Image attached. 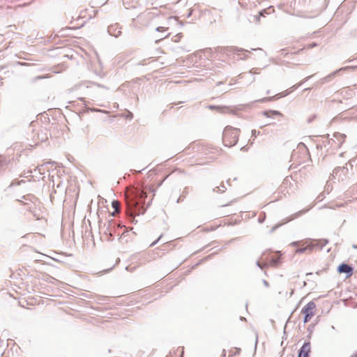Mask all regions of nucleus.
<instances>
[{
  "label": "nucleus",
  "instance_id": "f257e3e1",
  "mask_svg": "<svg viewBox=\"0 0 357 357\" xmlns=\"http://www.w3.org/2000/svg\"><path fill=\"white\" fill-rule=\"evenodd\" d=\"M146 193L139 189H135L126 195L127 213L130 216L139 215L144 213L140 204L146 198Z\"/></svg>",
  "mask_w": 357,
  "mask_h": 357
},
{
  "label": "nucleus",
  "instance_id": "f03ea898",
  "mask_svg": "<svg viewBox=\"0 0 357 357\" xmlns=\"http://www.w3.org/2000/svg\"><path fill=\"white\" fill-rule=\"evenodd\" d=\"M239 132L240 130L238 128L227 126L222 135V140L225 146L229 147L234 146L238 142Z\"/></svg>",
  "mask_w": 357,
  "mask_h": 357
},
{
  "label": "nucleus",
  "instance_id": "7ed1b4c3",
  "mask_svg": "<svg viewBox=\"0 0 357 357\" xmlns=\"http://www.w3.org/2000/svg\"><path fill=\"white\" fill-rule=\"evenodd\" d=\"M328 243V241L321 240L319 242L316 241H312L310 244L306 245L305 247L298 248L296 250V253H304L305 251L309 250L312 251L315 248H319V249H322L326 244Z\"/></svg>",
  "mask_w": 357,
  "mask_h": 357
},
{
  "label": "nucleus",
  "instance_id": "20e7f679",
  "mask_svg": "<svg viewBox=\"0 0 357 357\" xmlns=\"http://www.w3.org/2000/svg\"><path fill=\"white\" fill-rule=\"evenodd\" d=\"M243 49H240L236 47H220L218 52L221 54H225L229 56L231 54H239V52H244Z\"/></svg>",
  "mask_w": 357,
  "mask_h": 357
},
{
  "label": "nucleus",
  "instance_id": "39448f33",
  "mask_svg": "<svg viewBox=\"0 0 357 357\" xmlns=\"http://www.w3.org/2000/svg\"><path fill=\"white\" fill-rule=\"evenodd\" d=\"M333 137V138L331 139V145L333 146V144H335L337 148H340L342 144L344 142L347 136L346 135L340 132H335Z\"/></svg>",
  "mask_w": 357,
  "mask_h": 357
},
{
  "label": "nucleus",
  "instance_id": "423d86ee",
  "mask_svg": "<svg viewBox=\"0 0 357 357\" xmlns=\"http://www.w3.org/2000/svg\"><path fill=\"white\" fill-rule=\"evenodd\" d=\"M311 352V345L310 342H306L301 347L298 351V357H309L310 353Z\"/></svg>",
  "mask_w": 357,
  "mask_h": 357
},
{
  "label": "nucleus",
  "instance_id": "0eeeda50",
  "mask_svg": "<svg viewBox=\"0 0 357 357\" xmlns=\"http://www.w3.org/2000/svg\"><path fill=\"white\" fill-rule=\"evenodd\" d=\"M337 271L340 273H346L347 275V277L348 278L352 275L354 269L351 266L347 264H341L338 266Z\"/></svg>",
  "mask_w": 357,
  "mask_h": 357
},
{
  "label": "nucleus",
  "instance_id": "6e6552de",
  "mask_svg": "<svg viewBox=\"0 0 357 357\" xmlns=\"http://www.w3.org/2000/svg\"><path fill=\"white\" fill-rule=\"evenodd\" d=\"M316 307V305L313 301L309 302L301 310L303 314H309L314 315V310Z\"/></svg>",
  "mask_w": 357,
  "mask_h": 357
},
{
  "label": "nucleus",
  "instance_id": "1a4fd4ad",
  "mask_svg": "<svg viewBox=\"0 0 357 357\" xmlns=\"http://www.w3.org/2000/svg\"><path fill=\"white\" fill-rule=\"evenodd\" d=\"M348 171V169L345 167H337L335 168L334 170H333V176H334L335 178L338 176V173L340 172H346Z\"/></svg>",
  "mask_w": 357,
  "mask_h": 357
},
{
  "label": "nucleus",
  "instance_id": "9d476101",
  "mask_svg": "<svg viewBox=\"0 0 357 357\" xmlns=\"http://www.w3.org/2000/svg\"><path fill=\"white\" fill-rule=\"evenodd\" d=\"M343 68H340V70H337L336 71H334L333 73H332L331 74H330L329 75L325 77L324 78H323L321 80V83H324L326 82H328L330 79L333 78L337 73V72L342 70Z\"/></svg>",
  "mask_w": 357,
  "mask_h": 357
},
{
  "label": "nucleus",
  "instance_id": "9b49d317",
  "mask_svg": "<svg viewBox=\"0 0 357 357\" xmlns=\"http://www.w3.org/2000/svg\"><path fill=\"white\" fill-rule=\"evenodd\" d=\"M112 206L114 208L115 212L117 213L120 211V203L118 201H113Z\"/></svg>",
  "mask_w": 357,
  "mask_h": 357
},
{
  "label": "nucleus",
  "instance_id": "f8f14e48",
  "mask_svg": "<svg viewBox=\"0 0 357 357\" xmlns=\"http://www.w3.org/2000/svg\"><path fill=\"white\" fill-rule=\"evenodd\" d=\"M213 190L224 192L226 190V187L224 185H222L221 186H217Z\"/></svg>",
  "mask_w": 357,
  "mask_h": 357
},
{
  "label": "nucleus",
  "instance_id": "ddd939ff",
  "mask_svg": "<svg viewBox=\"0 0 357 357\" xmlns=\"http://www.w3.org/2000/svg\"><path fill=\"white\" fill-rule=\"evenodd\" d=\"M271 113L273 115H281L280 112L278 111H270L269 112H264V114L268 117L271 116L268 114Z\"/></svg>",
  "mask_w": 357,
  "mask_h": 357
},
{
  "label": "nucleus",
  "instance_id": "4468645a",
  "mask_svg": "<svg viewBox=\"0 0 357 357\" xmlns=\"http://www.w3.org/2000/svg\"><path fill=\"white\" fill-rule=\"evenodd\" d=\"M305 314V317H304V323H307V321H309V320L314 316V315H312V314Z\"/></svg>",
  "mask_w": 357,
  "mask_h": 357
},
{
  "label": "nucleus",
  "instance_id": "2eb2a0df",
  "mask_svg": "<svg viewBox=\"0 0 357 357\" xmlns=\"http://www.w3.org/2000/svg\"><path fill=\"white\" fill-rule=\"evenodd\" d=\"M260 134L259 131H257L256 130H252V137H253V139Z\"/></svg>",
  "mask_w": 357,
  "mask_h": 357
},
{
  "label": "nucleus",
  "instance_id": "dca6fc26",
  "mask_svg": "<svg viewBox=\"0 0 357 357\" xmlns=\"http://www.w3.org/2000/svg\"><path fill=\"white\" fill-rule=\"evenodd\" d=\"M256 264L258 267H259L261 269L266 266V264H262L259 261H257Z\"/></svg>",
  "mask_w": 357,
  "mask_h": 357
},
{
  "label": "nucleus",
  "instance_id": "f3484780",
  "mask_svg": "<svg viewBox=\"0 0 357 357\" xmlns=\"http://www.w3.org/2000/svg\"><path fill=\"white\" fill-rule=\"evenodd\" d=\"M162 238V236H159V238H158L155 241L153 242V243L150 245V246H151V247H152V246L155 245V244H156V243H157L160 240V238Z\"/></svg>",
  "mask_w": 357,
  "mask_h": 357
},
{
  "label": "nucleus",
  "instance_id": "a211bd4d",
  "mask_svg": "<svg viewBox=\"0 0 357 357\" xmlns=\"http://www.w3.org/2000/svg\"><path fill=\"white\" fill-rule=\"evenodd\" d=\"M155 30L157 31H165V28L163 26H159V27H157Z\"/></svg>",
  "mask_w": 357,
  "mask_h": 357
},
{
  "label": "nucleus",
  "instance_id": "6ab92c4d",
  "mask_svg": "<svg viewBox=\"0 0 357 357\" xmlns=\"http://www.w3.org/2000/svg\"><path fill=\"white\" fill-rule=\"evenodd\" d=\"M188 195V189L185 188V190L182 192V196L185 197Z\"/></svg>",
  "mask_w": 357,
  "mask_h": 357
},
{
  "label": "nucleus",
  "instance_id": "aec40b11",
  "mask_svg": "<svg viewBox=\"0 0 357 357\" xmlns=\"http://www.w3.org/2000/svg\"><path fill=\"white\" fill-rule=\"evenodd\" d=\"M316 46H317L316 43H312V44L309 45L308 48H312V47H316Z\"/></svg>",
  "mask_w": 357,
  "mask_h": 357
},
{
  "label": "nucleus",
  "instance_id": "412c9836",
  "mask_svg": "<svg viewBox=\"0 0 357 357\" xmlns=\"http://www.w3.org/2000/svg\"><path fill=\"white\" fill-rule=\"evenodd\" d=\"M263 283L265 285V287H268L269 286V284L267 281L263 280Z\"/></svg>",
  "mask_w": 357,
  "mask_h": 357
},
{
  "label": "nucleus",
  "instance_id": "4be33fe9",
  "mask_svg": "<svg viewBox=\"0 0 357 357\" xmlns=\"http://www.w3.org/2000/svg\"><path fill=\"white\" fill-rule=\"evenodd\" d=\"M168 36H169V34H167V35L165 36L164 37H161L160 39L156 40H155V43H158L159 40H162V39H163V38H167Z\"/></svg>",
  "mask_w": 357,
  "mask_h": 357
},
{
  "label": "nucleus",
  "instance_id": "5701e85b",
  "mask_svg": "<svg viewBox=\"0 0 357 357\" xmlns=\"http://www.w3.org/2000/svg\"><path fill=\"white\" fill-rule=\"evenodd\" d=\"M302 83H303V82H301V83L298 84L297 85H294V86H293V88H294V89H296L297 87H298L299 86H301V85L302 84Z\"/></svg>",
  "mask_w": 357,
  "mask_h": 357
},
{
  "label": "nucleus",
  "instance_id": "b1692460",
  "mask_svg": "<svg viewBox=\"0 0 357 357\" xmlns=\"http://www.w3.org/2000/svg\"><path fill=\"white\" fill-rule=\"evenodd\" d=\"M298 244V242H294V243H292V245H293L294 246H296V245H297Z\"/></svg>",
  "mask_w": 357,
  "mask_h": 357
},
{
  "label": "nucleus",
  "instance_id": "393cba45",
  "mask_svg": "<svg viewBox=\"0 0 357 357\" xmlns=\"http://www.w3.org/2000/svg\"><path fill=\"white\" fill-rule=\"evenodd\" d=\"M352 247H353V248H354V249H357V245H352Z\"/></svg>",
  "mask_w": 357,
  "mask_h": 357
},
{
  "label": "nucleus",
  "instance_id": "a878e982",
  "mask_svg": "<svg viewBox=\"0 0 357 357\" xmlns=\"http://www.w3.org/2000/svg\"><path fill=\"white\" fill-rule=\"evenodd\" d=\"M310 77H311V76L307 77L305 79L304 82H305V81H306V80H307L309 78H310Z\"/></svg>",
  "mask_w": 357,
  "mask_h": 357
}]
</instances>
